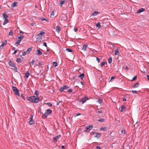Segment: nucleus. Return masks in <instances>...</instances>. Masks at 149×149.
<instances>
[{
  "mask_svg": "<svg viewBox=\"0 0 149 149\" xmlns=\"http://www.w3.org/2000/svg\"><path fill=\"white\" fill-rule=\"evenodd\" d=\"M27 100L30 102L34 103H38L40 100L39 97L34 95L27 97Z\"/></svg>",
  "mask_w": 149,
  "mask_h": 149,
  "instance_id": "obj_1",
  "label": "nucleus"
},
{
  "mask_svg": "<svg viewBox=\"0 0 149 149\" xmlns=\"http://www.w3.org/2000/svg\"><path fill=\"white\" fill-rule=\"evenodd\" d=\"M52 112V111L50 109H48L46 110L45 113L42 116V118H43L45 119L47 117L49 114H51Z\"/></svg>",
  "mask_w": 149,
  "mask_h": 149,
  "instance_id": "obj_2",
  "label": "nucleus"
},
{
  "mask_svg": "<svg viewBox=\"0 0 149 149\" xmlns=\"http://www.w3.org/2000/svg\"><path fill=\"white\" fill-rule=\"evenodd\" d=\"M12 90L15 94L18 95L19 96H20L19 90L16 87L14 86H13L12 87Z\"/></svg>",
  "mask_w": 149,
  "mask_h": 149,
  "instance_id": "obj_3",
  "label": "nucleus"
},
{
  "mask_svg": "<svg viewBox=\"0 0 149 149\" xmlns=\"http://www.w3.org/2000/svg\"><path fill=\"white\" fill-rule=\"evenodd\" d=\"M24 36H20L18 37V39L17 41L15 43V45L17 46L19 44L22 39L24 38Z\"/></svg>",
  "mask_w": 149,
  "mask_h": 149,
  "instance_id": "obj_4",
  "label": "nucleus"
},
{
  "mask_svg": "<svg viewBox=\"0 0 149 149\" xmlns=\"http://www.w3.org/2000/svg\"><path fill=\"white\" fill-rule=\"evenodd\" d=\"M9 65L12 67H13L14 68V70L16 72H17V67L15 66V64L13 63V62L11 61H10L8 62Z\"/></svg>",
  "mask_w": 149,
  "mask_h": 149,
  "instance_id": "obj_5",
  "label": "nucleus"
},
{
  "mask_svg": "<svg viewBox=\"0 0 149 149\" xmlns=\"http://www.w3.org/2000/svg\"><path fill=\"white\" fill-rule=\"evenodd\" d=\"M93 126L92 125L87 126L86 127V130L84 132H89L93 128Z\"/></svg>",
  "mask_w": 149,
  "mask_h": 149,
  "instance_id": "obj_6",
  "label": "nucleus"
},
{
  "mask_svg": "<svg viewBox=\"0 0 149 149\" xmlns=\"http://www.w3.org/2000/svg\"><path fill=\"white\" fill-rule=\"evenodd\" d=\"M33 115L31 114L30 116V120L29 121V124L30 125H32L34 123V121L33 120Z\"/></svg>",
  "mask_w": 149,
  "mask_h": 149,
  "instance_id": "obj_7",
  "label": "nucleus"
},
{
  "mask_svg": "<svg viewBox=\"0 0 149 149\" xmlns=\"http://www.w3.org/2000/svg\"><path fill=\"white\" fill-rule=\"evenodd\" d=\"M69 88V87L65 85H64L63 87H61L59 89V91L60 92H62L64 90L67 89Z\"/></svg>",
  "mask_w": 149,
  "mask_h": 149,
  "instance_id": "obj_8",
  "label": "nucleus"
},
{
  "mask_svg": "<svg viewBox=\"0 0 149 149\" xmlns=\"http://www.w3.org/2000/svg\"><path fill=\"white\" fill-rule=\"evenodd\" d=\"M88 99L87 97L85 96L84 97H83L81 99H80V102H81L82 104H83Z\"/></svg>",
  "mask_w": 149,
  "mask_h": 149,
  "instance_id": "obj_9",
  "label": "nucleus"
},
{
  "mask_svg": "<svg viewBox=\"0 0 149 149\" xmlns=\"http://www.w3.org/2000/svg\"><path fill=\"white\" fill-rule=\"evenodd\" d=\"M61 135L59 134L58 136H57L55 137H54L53 138V140L54 141H53V142H54V141L56 142L57 140L61 137Z\"/></svg>",
  "mask_w": 149,
  "mask_h": 149,
  "instance_id": "obj_10",
  "label": "nucleus"
},
{
  "mask_svg": "<svg viewBox=\"0 0 149 149\" xmlns=\"http://www.w3.org/2000/svg\"><path fill=\"white\" fill-rule=\"evenodd\" d=\"M7 43V40H5L2 43L1 45L0 46V48L1 49H2L4 45H6Z\"/></svg>",
  "mask_w": 149,
  "mask_h": 149,
  "instance_id": "obj_11",
  "label": "nucleus"
},
{
  "mask_svg": "<svg viewBox=\"0 0 149 149\" xmlns=\"http://www.w3.org/2000/svg\"><path fill=\"white\" fill-rule=\"evenodd\" d=\"M18 2H17L15 1L11 5V7L13 8L15 7H17V6Z\"/></svg>",
  "mask_w": 149,
  "mask_h": 149,
  "instance_id": "obj_12",
  "label": "nucleus"
},
{
  "mask_svg": "<svg viewBox=\"0 0 149 149\" xmlns=\"http://www.w3.org/2000/svg\"><path fill=\"white\" fill-rule=\"evenodd\" d=\"M88 47V45L86 44H84L81 49V50L83 51H86V48Z\"/></svg>",
  "mask_w": 149,
  "mask_h": 149,
  "instance_id": "obj_13",
  "label": "nucleus"
},
{
  "mask_svg": "<svg viewBox=\"0 0 149 149\" xmlns=\"http://www.w3.org/2000/svg\"><path fill=\"white\" fill-rule=\"evenodd\" d=\"M30 75V74L29 73V71H27L26 73L24 75V78H28L29 76Z\"/></svg>",
  "mask_w": 149,
  "mask_h": 149,
  "instance_id": "obj_14",
  "label": "nucleus"
},
{
  "mask_svg": "<svg viewBox=\"0 0 149 149\" xmlns=\"http://www.w3.org/2000/svg\"><path fill=\"white\" fill-rule=\"evenodd\" d=\"M145 10V9L144 8H141L138 10L136 12V13H138L142 12H143Z\"/></svg>",
  "mask_w": 149,
  "mask_h": 149,
  "instance_id": "obj_15",
  "label": "nucleus"
},
{
  "mask_svg": "<svg viewBox=\"0 0 149 149\" xmlns=\"http://www.w3.org/2000/svg\"><path fill=\"white\" fill-rule=\"evenodd\" d=\"M99 13L97 11H95L93 13L91 14V16H95L98 14Z\"/></svg>",
  "mask_w": 149,
  "mask_h": 149,
  "instance_id": "obj_16",
  "label": "nucleus"
},
{
  "mask_svg": "<svg viewBox=\"0 0 149 149\" xmlns=\"http://www.w3.org/2000/svg\"><path fill=\"white\" fill-rule=\"evenodd\" d=\"M36 52H37V54L38 55H40L42 54V52L40 51V49H38L37 50Z\"/></svg>",
  "mask_w": 149,
  "mask_h": 149,
  "instance_id": "obj_17",
  "label": "nucleus"
},
{
  "mask_svg": "<svg viewBox=\"0 0 149 149\" xmlns=\"http://www.w3.org/2000/svg\"><path fill=\"white\" fill-rule=\"evenodd\" d=\"M107 130H108V129H107V127H101L100 129V130L101 131H106Z\"/></svg>",
  "mask_w": 149,
  "mask_h": 149,
  "instance_id": "obj_18",
  "label": "nucleus"
},
{
  "mask_svg": "<svg viewBox=\"0 0 149 149\" xmlns=\"http://www.w3.org/2000/svg\"><path fill=\"white\" fill-rule=\"evenodd\" d=\"M3 18H5V19H7L8 17V16L5 13H4L2 14Z\"/></svg>",
  "mask_w": 149,
  "mask_h": 149,
  "instance_id": "obj_19",
  "label": "nucleus"
},
{
  "mask_svg": "<svg viewBox=\"0 0 149 149\" xmlns=\"http://www.w3.org/2000/svg\"><path fill=\"white\" fill-rule=\"evenodd\" d=\"M139 85V83L137 82L136 83H135L134 85L133 86V88H136L138 87Z\"/></svg>",
  "mask_w": 149,
  "mask_h": 149,
  "instance_id": "obj_20",
  "label": "nucleus"
},
{
  "mask_svg": "<svg viewBox=\"0 0 149 149\" xmlns=\"http://www.w3.org/2000/svg\"><path fill=\"white\" fill-rule=\"evenodd\" d=\"M96 135L95 136V137L97 138V139L99 138L101 136V134H100L98 133H95Z\"/></svg>",
  "mask_w": 149,
  "mask_h": 149,
  "instance_id": "obj_21",
  "label": "nucleus"
},
{
  "mask_svg": "<svg viewBox=\"0 0 149 149\" xmlns=\"http://www.w3.org/2000/svg\"><path fill=\"white\" fill-rule=\"evenodd\" d=\"M72 91L73 90L72 89L70 88L68 89L67 91H64V92L70 93L72 92Z\"/></svg>",
  "mask_w": 149,
  "mask_h": 149,
  "instance_id": "obj_22",
  "label": "nucleus"
},
{
  "mask_svg": "<svg viewBox=\"0 0 149 149\" xmlns=\"http://www.w3.org/2000/svg\"><path fill=\"white\" fill-rule=\"evenodd\" d=\"M65 1H66L65 0H63V1L61 0V1H60V3H59V5L61 7H62V5L65 3Z\"/></svg>",
  "mask_w": 149,
  "mask_h": 149,
  "instance_id": "obj_23",
  "label": "nucleus"
},
{
  "mask_svg": "<svg viewBox=\"0 0 149 149\" xmlns=\"http://www.w3.org/2000/svg\"><path fill=\"white\" fill-rule=\"evenodd\" d=\"M36 41H38V42H40L42 40V38L40 36H39L37 38Z\"/></svg>",
  "mask_w": 149,
  "mask_h": 149,
  "instance_id": "obj_24",
  "label": "nucleus"
},
{
  "mask_svg": "<svg viewBox=\"0 0 149 149\" xmlns=\"http://www.w3.org/2000/svg\"><path fill=\"white\" fill-rule=\"evenodd\" d=\"M84 76V74L83 73L78 76V77L80 78L81 79H83Z\"/></svg>",
  "mask_w": 149,
  "mask_h": 149,
  "instance_id": "obj_25",
  "label": "nucleus"
},
{
  "mask_svg": "<svg viewBox=\"0 0 149 149\" xmlns=\"http://www.w3.org/2000/svg\"><path fill=\"white\" fill-rule=\"evenodd\" d=\"M125 106L123 105L121 106L120 107V111L121 112H122L123 111V110L125 108Z\"/></svg>",
  "mask_w": 149,
  "mask_h": 149,
  "instance_id": "obj_26",
  "label": "nucleus"
},
{
  "mask_svg": "<svg viewBox=\"0 0 149 149\" xmlns=\"http://www.w3.org/2000/svg\"><path fill=\"white\" fill-rule=\"evenodd\" d=\"M61 30V28L58 26H57L56 28V31L57 32L59 33Z\"/></svg>",
  "mask_w": 149,
  "mask_h": 149,
  "instance_id": "obj_27",
  "label": "nucleus"
},
{
  "mask_svg": "<svg viewBox=\"0 0 149 149\" xmlns=\"http://www.w3.org/2000/svg\"><path fill=\"white\" fill-rule=\"evenodd\" d=\"M119 54V51L118 49H116L115 50L114 54L115 55H118Z\"/></svg>",
  "mask_w": 149,
  "mask_h": 149,
  "instance_id": "obj_28",
  "label": "nucleus"
},
{
  "mask_svg": "<svg viewBox=\"0 0 149 149\" xmlns=\"http://www.w3.org/2000/svg\"><path fill=\"white\" fill-rule=\"evenodd\" d=\"M32 50V48L31 47H30L27 50V51H26L27 53V54H29L30 52Z\"/></svg>",
  "mask_w": 149,
  "mask_h": 149,
  "instance_id": "obj_29",
  "label": "nucleus"
},
{
  "mask_svg": "<svg viewBox=\"0 0 149 149\" xmlns=\"http://www.w3.org/2000/svg\"><path fill=\"white\" fill-rule=\"evenodd\" d=\"M58 65V63L56 62H54L52 63L53 66L54 67L57 66Z\"/></svg>",
  "mask_w": 149,
  "mask_h": 149,
  "instance_id": "obj_30",
  "label": "nucleus"
},
{
  "mask_svg": "<svg viewBox=\"0 0 149 149\" xmlns=\"http://www.w3.org/2000/svg\"><path fill=\"white\" fill-rule=\"evenodd\" d=\"M8 22H9V21L7 19H5V21H4V22H3V25H5L7 23H8Z\"/></svg>",
  "mask_w": 149,
  "mask_h": 149,
  "instance_id": "obj_31",
  "label": "nucleus"
},
{
  "mask_svg": "<svg viewBox=\"0 0 149 149\" xmlns=\"http://www.w3.org/2000/svg\"><path fill=\"white\" fill-rule=\"evenodd\" d=\"M112 59L111 57H109L108 60V62L109 63L111 64L112 62Z\"/></svg>",
  "mask_w": 149,
  "mask_h": 149,
  "instance_id": "obj_32",
  "label": "nucleus"
},
{
  "mask_svg": "<svg viewBox=\"0 0 149 149\" xmlns=\"http://www.w3.org/2000/svg\"><path fill=\"white\" fill-rule=\"evenodd\" d=\"M101 24L100 22H98L96 24V26L98 28H100L101 27Z\"/></svg>",
  "mask_w": 149,
  "mask_h": 149,
  "instance_id": "obj_33",
  "label": "nucleus"
},
{
  "mask_svg": "<svg viewBox=\"0 0 149 149\" xmlns=\"http://www.w3.org/2000/svg\"><path fill=\"white\" fill-rule=\"evenodd\" d=\"M106 63V62L105 61H104L102 62L100 64V66L102 68L103 66Z\"/></svg>",
  "mask_w": 149,
  "mask_h": 149,
  "instance_id": "obj_34",
  "label": "nucleus"
},
{
  "mask_svg": "<svg viewBox=\"0 0 149 149\" xmlns=\"http://www.w3.org/2000/svg\"><path fill=\"white\" fill-rule=\"evenodd\" d=\"M39 19L41 20V21H43L44 20L46 21V22H49V20L48 19H47L45 18H40Z\"/></svg>",
  "mask_w": 149,
  "mask_h": 149,
  "instance_id": "obj_35",
  "label": "nucleus"
},
{
  "mask_svg": "<svg viewBox=\"0 0 149 149\" xmlns=\"http://www.w3.org/2000/svg\"><path fill=\"white\" fill-rule=\"evenodd\" d=\"M35 62V60H33L31 61L30 63V64L31 65H33Z\"/></svg>",
  "mask_w": 149,
  "mask_h": 149,
  "instance_id": "obj_36",
  "label": "nucleus"
},
{
  "mask_svg": "<svg viewBox=\"0 0 149 149\" xmlns=\"http://www.w3.org/2000/svg\"><path fill=\"white\" fill-rule=\"evenodd\" d=\"M21 58H17L16 59V61L17 62H18V63H22V61H21Z\"/></svg>",
  "mask_w": 149,
  "mask_h": 149,
  "instance_id": "obj_37",
  "label": "nucleus"
},
{
  "mask_svg": "<svg viewBox=\"0 0 149 149\" xmlns=\"http://www.w3.org/2000/svg\"><path fill=\"white\" fill-rule=\"evenodd\" d=\"M129 91L130 92H132L133 93V94H137L138 93L137 92V91H134V90H132V91Z\"/></svg>",
  "mask_w": 149,
  "mask_h": 149,
  "instance_id": "obj_38",
  "label": "nucleus"
},
{
  "mask_svg": "<svg viewBox=\"0 0 149 149\" xmlns=\"http://www.w3.org/2000/svg\"><path fill=\"white\" fill-rule=\"evenodd\" d=\"M44 104H46L48 105L49 107H52V104L51 103L48 102L47 103H45Z\"/></svg>",
  "mask_w": 149,
  "mask_h": 149,
  "instance_id": "obj_39",
  "label": "nucleus"
},
{
  "mask_svg": "<svg viewBox=\"0 0 149 149\" xmlns=\"http://www.w3.org/2000/svg\"><path fill=\"white\" fill-rule=\"evenodd\" d=\"M44 33H45L43 31H42L38 34V36H40V35L42 36V35L44 34Z\"/></svg>",
  "mask_w": 149,
  "mask_h": 149,
  "instance_id": "obj_40",
  "label": "nucleus"
},
{
  "mask_svg": "<svg viewBox=\"0 0 149 149\" xmlns=\"http://www.w3.org/2000/svg\"><path fill=\"white\" fill-rule=\"evenodd\" d=\"M137 78V76L136 75L134 76L133 78L131 80V81H133L136 80V79Z\"/></svg>",
  "mask_w": 149,
  "mask_h": 149,
  "instance_id": "obj_41",
  "label": "nucleus"
},
{
  "mask_svg": "<svg viewBox=\"0 0 149 149\" xmlns=\"http://www.w3.org/2000/svg\"><path fill=\"white\" fill-rule=\"evenodd\" d=\"M104 121L105 119L104 118H102L98 120V121L99 122H104Z\"/></svg>",
  "mask_w": 149,
  "mask_h": 149,
  "instance_id": "obj_42",
  "label": "nucleus"
},
{
  "mask_svg": "<svg viewBox=\"0 0 149 149\" xmlns=\"http://www.w3.org/2000/svg\"><path fill=\"white\" fill-rule=\"evenodd\" d=\"M13 31H12L10 30L9 32L8 35L9 36H10V35L12 36L13 35Z\"/></svg>",
  "mask_w": 149,
  "mask_h": 149,
  "instance_id": "obj_43",
  "label": "nucleus"
},
{
  "mask_svg": "<svg viewBox=\"0 0 149 149\" xmlns=\"http://www.w3.org/2000/svg\"><path fill=\"white\" fill-rule=\"evenodd\" d=\"M39 94V93L38 91L37 90H36L34 93V94L36 95H38Z\"/></svg>",
  "mask_w": 149,
  "mask_h": 149,
  "instance_id": "obj_44",
  "label": "nucleus"
},
{
  "mask_svg": "<svg viewBox=\"0 0 149 149\" xmlns=\"http://www.w3.org/2000/svg\"><path fill=\"white\" fill-rule=\"evenodd\" d=\"M66 50L67 51L69 52H73L72 50L71 49L69 48L67 49Z\"/></svg>",
  "mask_w": 149,
  "mask_h": 149,
  "instance_id": "obj_45",
  "label": "nucleus"
},
{
  "mask_svg": "<svg viewBox=\"0 0 149 149\" xmlns=\"http://www.w3.org/2000/svg\"><path fill=\"white\" fill-rule=\"evenodd\" d=\"M102 102V99H99L97 101V102L98 103H99V104H101Z\"/></svg>",
  "mask_w": 149,
  "mask_h": 149,
  "instance_id": "obj_46",
  "label": "nucleus"
},
{
  "mask_svg": "<svg viewBox=\"0 0 149 149\" xmlns=\"http://www.w3.org/2000/svg\"><path fill=\"white\" fill-rule=\"evenodd\" d=\"M26 54H27V53L26 52V51L24 52H22V55L23 56H24Z\"/></svg>",
  "mask_w": 149,
  "mask_h": 149,
  "instance_id": "obj_47",
  "label": "nucleus"
},
{
  "mask_svg": "<svg viewBox=\"0 0 149 149\" xmlns=\"http://www.w3.org/2000/svg\"><path fill=\"white\" fill-rule=\"evenodd\" d=\"M43 45L45 46V47H47V44L45 42H44L43 43Z\"/></svg>",
  "mask_w": 149,
  "mask_h": 149,
  "instance_id": "obj_48",
  "label": "nucleus"
},
{
  "mask_svg": "<svg viewBox=\"0 0 149 149\" xmlns=\"http://www.w3.org/2000/svg\"><path fill=\"white\" fill-rule=\"evenodd\" d=\"M21 96L24 100H25V98L24 96V95L22 94L21 95Z\"/></svg>",
  "mask_w": 149,
  "mask_h": 149,
  "instance_id": "obj_49",
  "label": "nucleus"
},
{
  "mask_svg": "<svg viewBox=\"0 0 149 149\" xmlns=\"http://www.w3.org/2000/svg\"><path fill=\"white\" fill-rule=\"evenodd\" d=\"M116 78L115 77H111L110 80L109 81H111V80L113 79H114Z\"/></svg>",
  "mask_w": 149,
  "mask_h": 149,
  "instance_id": "obj_50",
  "label": "nucleus"
},
{
  "mask_svg": "<svg viewBox=\"0 0 149 149\" xmlns=\"http://www.w3.org/2000/svg\"><path fill=\"white\" fill-rule=\"evenodd\" d=\"M17 51H18L17 50H15V51H14V52L12 54H15L17 53Z\"/></svg>",
  "mask_w": 149,
  "mask_h": 149,
  "instance_id": "obj_51",
  "label": "nucleus"
},
{
  "mask_svg": "<svg viewBox=\"0 0 149 149\" xmlns=\"http://www.w3.org/2000/svg\"><path fill=\"white\" fill-rule=\"evenodd\" d=\"M95 134V132H91V135H94Z\"/></svg>",
  "mask_w": 149,
  "mask_h": 149,
  "instance_id": "obj_52",
  "label": "nucleus"
},
{
  "mask_svg": "<svg viewBox=\"0 0 149 149\" xmlns=\"http://www.w3.org/2000/svg\"><path fill=\"white\" fill-rule=\"evenodd\" d=\"M74 30L75 32H77L78 30V29L77 28H75L74 29Z\"/></svg>",
  "mask_w": 149,
  "mask_h": 149,
  "instance_id": "obj_53",
  "label": "nucleus"
},
{
  "mask_svg": "<svg viewBox=\"0 0 149 149\" xmlns=\"http://www.w3.org/2000/svg\"><path fill=\"white\" fill-rule=\"evenodd\" d=\"M96 58L97 60V61L98 63H99L100 61V59L98 57H96Z\"/></svg>",
  "mask_w": 149,
  "mask_h": 149,
  "instance_id": "obj_54",
  "label": "nucleus"
},
{
  "mask_svg": "<svg viewBox=\"0 0 149 149\" xmlns=\"http://www.w3.org/2000/svg\"><path fill=\"white\" fill-rule=\"evenodd\" d=\"M42 65V64L40 62V61L38 62V66H39L40 65Z\"/></svg>",
  "mask_w": 149,
  "mask_h": 149,
  "instance_id": "obj_55",
  "label": "nucleus"
},
{
  "mask_svg": "<svg viewBox=\"0 0 149 149\" xmlns=\"http://www.w3.org/2000/svg\"><path fill=\"white\" fill-rule=\"evenodd\" d=\"M147 79L149 81V75H146Z\"/></svg>",
  "mask_w": 149,
  "mask_h": 149,
  "instance_id": "obj_56",
  "label": "nucleus"
},
{
  "mask_svg": "<svg viewBox=\"0 0 149 149\" xmlns=\"http://www.w3.org/2000/svg\"><path fill=\"white\" fill-rule=\"evenodd\" d=\"M98 113H102V112L101 110H99L98 111Z\"/></svg>",
  "mask_w": 149,
  "mask_h": 149,
  "instance_id": "obj_57",
  "label": "nucleus"
},
{
  "mask_svg": "<svg viewBox=\"0 0 149 149\" xmlns=\"http://www.w3.org/2000/svg\"><path fill=\"white\" fill-rule=\"evenodd\" d=\"M95 149H101V148L98 146H97L96 147Z\"/></svg>",
  "mask_w": 149,
  "mask_h": 149,
  "instance_id": "obj_58",
  "label": "nucleus"
},
{
  "mask_svg": "<svg viewBox=\"0 0 149 149\" xmlns=\"http://www.w3.org/2000/svg\"><path fill=\"white\" fill-rule=\"evenodd\" d=\"M125 69H126L127 70H127H128V67H127V66H126V67H125Z\"/></svg>",
  "mask_w": 149,
  "mask_h": 149,
  "instance_id": "obj_59",
  "label": "nucleus"
},
{
  "mask_svg": "<svg viewBox=\"0 0 149 149\" xmlns=\"http://www.w3.org/2000/svg\"><path fill=\"white\" fill-rule=\"evenodd\" d=\"M61 148H62V149H64L65 148V147L63 145V146H62Z\"/></svg>",
  "mask_w": 149,
  "mask_h": 149,
  "instance_id": "obj_60",
  "label": "nucleus"
},
{
  "mask_svg": "<svg viewBox=\"0 0 149 149\" xmlns=\"http://www.w3.org/2000/svg\"><path fill=\"white\" fill-rule=\"evenodd\" d=\"M126 100H126V99L125 98H123V101H126Z\"/></svg>",
  "mask_w": 149,
  "mask_h": 149,
  "instance_id": "obj_61",
  "label": "nucleus"
},
{
  "mask_svg": "<svg viewBox=\"0 0 149 149\" xmlns=\"http://www.w3.org/2000/svg\"><path fill=\"white\" fill-rule=\"evenodd\" d=\"M35 24V23H31V26H33Z\"/></svg>",
  "mask_w": 149,
  "mask_h": 149,
  "instance_id": "obj_62",
  "label": "nucleus"
},
{
  "mask_svg": "<svg viewBox=\"0 0 149 149\" xmlns=\"http://www.w3.org/2000/svg\"><path fill=\"white\" fill-rule=\"evenodd\" d=\"M19 32L20 33H21V34H23V33H24V32H22V31L21 30H20L19 31Z\"/></svg>",
  "mask_w": 149,
  "mask_h": 149,
  "instance_id": "obj_63",
  "label": "nucleus"
},
{
  "mask_svg": "<svg viewBox=\"0 0 149 149\" xmlns=\"http://www.w3.org/2000/svg\"><path fill=\"white\" fill-rule=\"evenodd\" d=\"M80 115H81V114L79 113H78V114H76V116H77Z\"/></svg>",
  "mask_w": 149,
  "mask_h": 149,
  "instance_id": "obj_64",
  "label": "nucleus"
}]
</instances>
